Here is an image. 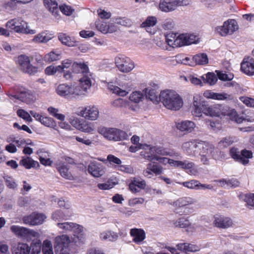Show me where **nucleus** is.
I'll return each mask as SVG.
<instances>
[{"mask_svg": "<svg viewBox=\"0 0 254 254\" xmlns=\"http://www.w3.org/2000/svg\"><path fill=\"white\" fill-rule=\"evenodd\" d=\"M159 101L170 110L179 111L184 105L182 97L175 90L170 89H166L160 92Z\"/></svg>", "mask_w": 254, "mask_h": 254, "instance_id": "nucleus-1", "label": "nucleus"}, {"mask_svg": "<svg viewBox=\"0 0 254 254\" xmlns=\"http://www.w3.org/2000/svg\"><path fill=\"white\" fill-rule=\"evenodd\" d=\"M98 131L105 138L110 141L123 140L127 139L128 137L126 131L116 128L101 127L98 128Z\"/></svg>", "mask_w": 254, "mask_h": 254, "instance_id": "nucleus-2", "label": "nucleus"}, {"mask_svg": "<svg viewBox=\"0 0 254 254\" xmlns=\"http://www.w3.org/2000/svg\"><path fill=\"white\" fill-rule=\"evenodd\" d=\"M56 92L61 96L68 98L81 95L82 92L79 87L75 84L68 85L63 83L57 86Z\"/></svg>", "mask_w": 254, "mask_h": 254, "instance_id": "nucleus-3", "label": "nucleus"}, {"mask_svg": "<svg viewBox=\"0 0 254 254\" xmlns=\"http://www.w3.org/2000/svg\"><path fill=\"white\" fill-rule=\"evenodd\" d=\"M226 112H193L192 115L194 120H196L204 119L206 123H210L212 128L215 127L216 124H219L220 119L219 117L222 115L226 116Z\"/></svg>", "mask_w": 254, "mask_h": 254, "instance_id": "nucleus-4", "label": "nucleus"}, {"mask_svg": "<svg viewBox=\"0 0 254 254\" xmlns=\"http://www.w3.org/2000/svg\"><path fill=\"white\" fill-rule=\"evenodd\" d=\"M229 154L235 161L238 162L244 165L249 163V159L253 158V152L251 150L244 149L241 152L236 147H232L230 149Z\"/></svg>", "mask_w": 254, "mask_h": 254, "instance_id": "nucleus-5", "label": "nucleus"}, {"mask_svg": "<svg viewBox=\"0 0 254 254\" xmlns=\"http://www.w3.org/2000/svg\"><path fill=\"white\" fill-rule=\"evenodd\" d=\"M31 58L26 55L18 56L17 61L20 69L24 73L34 75L38 72V67L31 64Z\"/></svg>", "mask_w": 254, "mask_h": 254, "instance_id": "nucleus-6", "label": "nucleus"}, {"mask_svg": "<svg viewBox=\"0 0 254 254\" xmlns=\"http://www.w3.org/2000/svg\"><path fill=\"white\" fill-rule=\"evenodd\" d=\"M189 4L187 0H160V9L164 12H170L177 9V7Z\"/></svg>", "mask_w": 254, "mask_h": 254, "instance_id": "nucleus-7", "label": "nucleus"}, {"mask_svg": "<svg viewBox=\"0 0 254 254\" xmlns=\"http://www.w3.org/2000/svg\"><path fill=\"white\" fill-rule=\"evenodd\" d=\"M17 237L23 241L29 242L35 239H39L40 234L34 230L17 226Z\"/></svg>", "mask_w": 254, "mask_h": 254, "instance_id": "nucleus-8", "label": "nucleus"}, {"mask_svg": "<svg viewBox=\"0 0 254 254\" xmlns=\"http://www.w3.org/2000/svg\"><path fill=\"white\" fill-rule=\"evenodd\" d=\"M238 29V25L236 21L231 19L224 22L223 26H218L216 28L217 32L222 36H226L232 34Z\"/></svg>", "mask_w": 254, "mask_h": 254, "instance_id": "nucleus-9", "label": "nucleus"}, {"mask_svg": "<svg viewBox=\"0 0 254 254\" xmlns=\"http://www.w3.org/2000/svg\"><path fill=\"white\" fill-rule=\"evenodd\" d=\"M226 114L230 119L234 121L238 124H240L243 121H247L250 122H254V112H247L245 114V112H227Z\"/></svg>", "mask_w": 254, "mask_h": 254, "instance_id": "nucleus-10", "label": "nucleus"}, {"mask_svg": "<svg viewBox=\"0 0 254 254\" xmlns=\"http://www.w3.org/2000/svg\"><path fill=\"white\" fill-rule=\"evenodd\" d=\"M46 217L43 213L37 212H32L31 214L23 217V222L29 226H36L42 224Z\"/></svg>", "mask_w": 254, "mask_h": 254, "instance_id": "nucleus-11", "label": "nucleus"}, {"mask_svg": "<svg viewBox=\"0 0 254 254\" xmlns=\"http://www.w3.org/2000/svg\"><path fill=\"white\" fill-rule=\"evenodd\" d=\"M17 99H19L27 104H30L36 101V96L33 92L28 90L22 86H19L17 88Z\"/></svg>", "mask_w": 254, "mask_h": 254, "instance_id": "nucleus-12", "label": "nucleus"}, {"mask_svg": "<svg viewBox=\"0 0 254 254\" xmlns=\"http://www.w3.org/2000/svg\"><path fill=\"white\" fill-rule=\"evenodd\" d=\"M115 64L119 70L122 72H129L134 67L133 63L129 59L126 57H116L115 58Z\"/></svg>", "mask_w": 254, "mask_h": 254, "instance_id": "nucleus-13", "label": "nucleus"}, {"mask_svg": "<svg viewBox=\"0 0 254 254\" xmlns=\"http://www.w3.org/2000/svg\"><path fill=\"white\" fill-rule=\"evenodd\" d=\"M120 87L109 83L108 88L113 93L120 96H126L132 89V85L128 83L119 84Z\"/></svg>", "mask_w": 254, "mask_h": 254, "instance_id": "nucleus-14", "label": "nucleus"}, {"mask_svg": "<svg viewBox=\"0 0 254 254\" xmlns=\"http://www.w3.org/2000/svg\"><path fill=\"white\" fill-rule=\"evenodd\" d=\"M198 38L193 34H182L177 36V47L196 43Z\"/></svg>", "mask_w": 254, "mask_h": 254, "instance_id": "nucleus-15", "label": "nucleus"}, {"mask_svg": "<svg viewBox=\"0 0 254 254\" xmlns=\"http://www.w3.org/2000/svg\"><path fill=\"white\" fill-rule=\"evenodd\" d=\"M213 224L214 227L220 229H227L233 225L232 220L227 217L222 215L214 216Z\"/></svg>", "mask_w": 254, "mask_h": 254, "instance_id": "nucleus-16", "label": "nucleus"}, {"mask_svg": "<svg viewBox=\"0 0 254 254\" xmlns=\"http://www.w3.org/2000/svg\"><path fill=\"white\" fill-rule=\"evenodd\" d=\"M199 140L192 139L184 142L182 145L184 151L189 155H195L198 152Z\"/></svg>", "mask_w": 254, "mask_h": 254, "instance_id": "nucleus-17", "label": "nucleus"}, {"mask_svg": "<svg viewBox=\"0 0 254 254\" xmlns=\"http://www.w3.org/2000/svg\"><path fill=\"white\" fill-rule=\"evenodd\" d=\"M241 69L247 75H254V59L249 57L245 58L241 63Z\"/></svg>", "mask_w": 254, "mask_h": 254, "instance_id": "nucleus-18", "label": "nucleus"}, {"mask_svg": "<svg viewBox=\"0 0 254 254\" xmlns=\"http://www.w3.org/2000/svg\"><path fill=\"white\" fill-rule=\"evenodd\" d=\"M154 146L147 144L140 145V148L142 149L140 152V155L144 159L152 162L155 160L156 155H155V152L152 149Z\"/></svg>", "mask_w": 254, "mask_h": 254, "instance_id": "nucleus-19", "label": "nucleus"}, {"mask_svg": "<svg viewBox=\"0 0 254 254\" xmlns=\"http://www.w3.org/2000/svg\"><path fill=\"white\" fill-rule=\"evenodd\" d=\"M105 168L99 163L91 162L88 166V171L90 174L95 178L102 176L105 173Z\"/></svg>", "mask_w": 254, "mask_h": 254, "instance_id": "nucleus-20", "label": "nucleus"}, {"mask_svg": "<svg viewBox=\"0 0 254 254\" xmlns=\"http://www.w3.org/2000/svg\"><path fill=\"white\" fill-rule=\"evenodd\" d=\"M70 242L69 237L66 235L56 237L54 240L55 250L68 248Z\"/></svg>", "mask_w": 254, "mask_h": 254, "instance_id": "nucleus-21", "label": "nucleus"}, {"mask_svg": "<svg viewBox=\"0 0 254 254\" xmlns=\"http://www.w3.org/2000/svg\"><path fill=\"white\" fill-rule=\"evenodd\" d=\"M71 124L78 130L85 132H90L93 130L85 120L78 119H73L70 122Z\"/></svg>", "mask_w": 254, "mask_h": 254, "instance_id": "nucleus-22", "label": "nucleus"}, {"mask_svg": "<svg viewBox=\"0 0 254 254\" xmlns=\"http://www.w3.org/2000/svg\"><path fill=\"white\" fill-rule=\"evenodd\" d=\"M203 96L208 99L218 100H231L232 99L231 95L226 93H214L211 90H206L204 91L203 93Z\"/></svg>", "mask_w": 254, "mask_h": 254, "instance_id": "nucleus-23", "label": "nucleus"}, {"mask_svg": "<svg viewBox=\"0 0 254 254\" xmlns=\"http://www.w3.org/2000/svg\"><path fill=\"white\" fill-rule=\"evenodd\" d=\"M130 235L133 238V241L136 244H140L146 238L145 231L139 228L131 229Z\"/></svg>", "mask_w": 254, "mask_h": 254, "instance_id": "nucleus-24", "label": "nucleus"}, {"mask_svg": "<svg viewBox=\"0 0 254 254\" xmlns=\"http://www.w3.org/2000/svg\"><path fill=\"white\" fill-rule=\"evenodd\" d=\"M17 33H21L25 34H34L36 33V30L30 29L28 23L21 18L18 17L17 22Z\"/></svg>", "mask_w": 254, "mask_h": 254, "instance_id": "nucleus-25", "label": "nucleus"}, {"mask_svg": "<svg viewBox=\"0 0 254 254\" xmlns=\"http://www.w3.org/2000/svg\"><path fill=\"white\" fill-rule=\"evenodd\" d=\"M155 152V155L158 156H169L170 157L178 156L179 153L174 152L171 149L164 148L162 146H154L152 149Z\"/></svg>", "mask_w": 254, "mask_h": 254, "instance_id": "nucleus-26", "label": "nucleus"}, {"mask_svg": "<svg viewBox=\"0 0 254 254\" xmlns=\"http://www.w3.org/2000/svg\"><path fill=\"white\" fill-rule=\"evenodd\" d=\"M214 147L213 145L209 143L206 141L199 140L198 145V152L197 154H211L214 150Z\"/></svg>", "mask_w": 254, "mask_h": 254, "instance_id": "nucleus-27", "label": "nucleus"}, {"mask_svg": "<svg viewBox=\"0 0 254 254\" xmlns=\"http://www.w3.org/2000/svg\"><path fill=\"white\" fill-rule=\"evenodd\" d=\"M91 76L90 74L87 73L79 79L80 85L77 86L79 87L82 92L81 95L84 94V92L90 88L91 86Z\"/></svg>", "mask_w": 254, "mask_h": 254, "instance_id": "nucleus-28", "label": "nucleus"}, {"mask_svg": "<svg viewBox=\"0 0 254 254\" xmlns=\"http://www.w3.org/2000/svg\"><path fill=\"white\" fill-rule=\"evenodd\" d=\"M113 106L117 108H121L123 109L136 110L137 105L133 106L128 101L122 99H118L113 102Z\"/></svg>", "mask_w": 254, "mask_h": 254, "instance_id": "nucleus-29", "label": "nucleus"}, {"mask_svg": "<svg viewBox=\"0 0 254 254\" xmlns=\"http://www.w3.org/2000/svg\"><path fill=\"white\" fill-rule=\"evenodd\" d=\"M57 169L63 178L70 180H73V177L69 172V168L67 164L59 163L57 165Z\"/></svg>", "mask_w": 254, "mask_h": 254, "instance_id": "nucleus-30", "label": "nucleus"}, {"mask_svg": "<svg viewBox=\"0 0 254 254\" xmlns=\"http://www.w3.org/2000/svg\"><path fill=\"white\" fill-rule=\"evenodd\" d=\"M176 126L181 131L191 132L195 127V124L192 121H185L177 123Z\"/></svg>", "mask_w": 254, "mask_h": 254, "instance_id": "nucleus-31", "label": "nucleus"}, {"mask_svg": "<svg viewBox=\"0 0 254 254\" xmlns=\"http://www.w3.org/2000/svg\"><path fill=\"white\" fill-rule=\"evenodd\" d=\"M19 165L23 166L27 169L31 168L38 169L40 167L38 161L33 160L31 158L27 157L23 158L19 162Z\"/></svg>", "mask_w": 254, "mask_h": 254, "instance_id": "nucleus-32", "label": "nucleus"}, {"mask_svg": "<svg viewBox=\"0 0 254 254\" xmlns=\"http://www.w3.org/2000/svg\"><path fill=\"white\" fill-rule=\"evenodd\" d=\"M44 4L45 7L52 13L55 17H58L59 15L58 4L56 0H43Z\"/></svg>", "mask_w": 254, "mask_h": 254, "instance_id": "nucleus-33", "label": "nucleus"}, {"mask_svg": "<svg viewBox=\"0 0 254 254\" xmlns=\"http://www.w3.org/2000/svg\"><path fill=\"white\" fill-rule=\"evenodd\" d=\"M146 187V182L144 180L140 181L134 179L129 185V189L133 193L139 192V189H144Z\"/></svg>", "mask_w": 254, "mask_h": 254, "instance_id": "nucleus-34", "label": "nucleus"}, {"mask_svg": "<svg viewBox=\"0 0 254 254\" xmlns=\"http://www.w3.org/2000/svg\"><path fill=\"white\" fill-rule=\"evenodd\" d=\"M52 37L51 34L42 32L35 35L32 39V41L36 44L46 43L51 40Z\"/></svg>", "mask_w": 254, "mask_h": 254, "instance_id": "nucleus-35", "label": "nucleus"}, {"mask_svg": "<svg viewBox=\"0 0 254 254\" xmlns=\"http://www.w3.org/2000/svg\"><path fill=\"white\" fill-rule=\"evenodd\" d=\"M58 39L63 44L68 47H74L76 46L75 40L67 35L66 34L60 33L58 35Z\"/></svg>", "mask_w": 254, "mask_h": 254, "instance_id": "nucleus-36", "label": "nucleus"}, {"mask_svg": "<svg viewBox=\"0 0 254 254\" xmlns=\"http://www.w3.org/2000/svg\"><path fill=\"white\" fill-rule=\"evenodd\" d=\"M72 72L76 73H82L87 74L89 69L88 66L84 63L74 62L72 64Z\"/></svg>", "mask_w": 254, "mask_h": 254, "instance_id": "nucleus-37", "label": "nucleus"}, {"mask_svg": "<svg viewBox=\"0 0 254 254\" xmlns=\"http://www.w3.org/2000/svg\"><path fill=\"white\" fill-rule=\"evenodd\" d=\"M144 95L143 92L141 91H133L129 95V100L133 102L134 105L131 104L133 106L135 105H137V108L136 110L138 109V105L137 103L140 102L142 101L144 99Z\"/></svg>", "mask_w": 254, "mask_h": 254, "instance_id": "nucleus-38", "label": "nucleus"}, {"mask_svg": "<svg viewBox=\"0 0 254 254\" xmlns=\"http://www.w3.org/2000/svg\"><path fill=\"white\" fill-rule=\"evenodd\" d=\"M62 52L58 51H52L44 56L46 62L51 63L60 60L62 58Z\"/></svg>", "mask_w": 254, "mask_h": 254, "instance_id": "nucleus-39", "label": "nucleus"}, {"mask_svg": "<svg viewBox=\"0 0 254 254\" xmlns=\"http://www.w3.org/2000/svg\"><path fill=\"white\" fill-rule=\"evenodd\" d=\"M30 254H39L41 251L42 243L38 239L33 240L31 244Z\"/></svg>", "mask_w": 254, "mask_h": 254, "instance_id": "nucleus-40", "label": "nucleus"}, {"mask_svg": "<svg viewBox=\"0 0 254 254\" xmlns=\"http://www.w3.org/2000/svg\"><path fill=\"white\" fill-rule=\"evenodd\" d=\"M201 97L196 95L193 97V106L196 111H204L206 110V107L201 102Z\"/></svg>", "mask_w": 254, "mask_h": 254, "instance_id": "nucleus-41", "label": "nucleus"}, {"mask_svg": "<svg viewBox=\"0 0 254 254\" xmlns=\"http://www.w3.org/2000/svg\"><path fill=\"white\" fill-rule=\"evenodd\" d=\"M148 169H150L153 173L156 176L160 175L163 173V167L157 163L151 162L148 164Z\"/></svg>", "mask_w": 254, "mask_h": 254, "instance_id": "nucleus-42", "label": "nucleus"}, {"mask_svg": "<svg viewBox=\"0 0 254 254\" xmlns=\"http://www.w3.org/2000/svg\"><path fill=\"white\" fill-rule=\"evenodd\" d=\"M193 202V199L190 197H183L178 199L174 202L175 206L181 207L188 204H192Z\"/></svg>", "mask_w": 254, "mask_h": 254, "instance_id": "nucleus-43", "label": "nucleus"}, {"mask_svg": "<svg viewBox=\"0 0 254 254\" xmlns=\"http://www.w3.org/2000/svg\"><path fill=\"white\" fill-rule=\"evenodd\" d=\"M177 34L173 33H170L165 36V42L170 47L173 48L177 47Z\"/></svg>", "mask_w": 254, "mask_h": 254, "instance_id": "nucleus-44", "label": "nucleus"}, {"mask_svg": "<svg viewBox=\"0 0 254 254\" xmlns=\"http://www.w3.org/2000/svg\"><path fill=\"white\" fill-rule=\"evenodd\" d=\"M201 77L205 83H207L210 85L215 84L218 80L217 75L213 72H208L205 76H202Z\"/></svg>", "mask_w": 254, "mask_h": 254, "instance_id": "nucleus-45", "label": "nucleus"}, {"mask_svg": "<svg viewBox=\"0 0 254 254\" xmlns=\"http://www.w3.org/2000/svg\"><path fill=\"white\" fill-rule=\"evenodd\" d=\"M146 98L152 101L153 103H158L159 98L156 94L155 91L154 89L145 88L144 90Z\"/></svg>", "mask_w": 254, "mask_h": 254, "instance_id": "nucleus-46", "label": "nucleus"}, {"mask_svg": "<svg viewBox=\"0 0 254 254\" xmlns=\"http://www.w3.org/2000/svg\"><path fill=\"white\" fill-rule=\"evenodd\" d=\"M193 59L195 63L198 64L203 65L208 63L207 56L204 53L197 54L193 57Z\"/></svg>", "mask_w": 254, "mask_h": 254, "instance_id": "nucleus-47", "label": "nucleus"}, {"mask_svg": "<svg viewBox=\"0 0 254 254\" xmlns=\"http://www.w3.org/2000/svg\"><path fill=\"white\" fill-rule=\"evenodd\" d=\"M71 231L73 233V236L78 240H80L83 235V227L78 224L75 223V226L72 228Z\"/></svg>", "mask_w": 254, "mask_h": 254, "instance_id": "nucleus-48", "label": "nucleus"}, {"mask_svg": "<svg viewBox=\"0 0 254 254\" xmlns=\"http://www.w3.org/2000/svg\"><path fill=\"white\" fill-rule=\"evenodd\" d=\"M219 182L222 183L221 186L222 187L226 185L229 187L236 188L240 185V182L237 179L235 178H232L228 180L223 179L222 180H220Z\"/></svg>", "mask_w": 254, "mask_h": 254, "instance_id": "nucleus-49", "label": "nucleus"}, {"mask_svg": "<svg viewBox=\"0 0 254 254\" xmlns=\"http://www.w3.org/2000/svg\"><path fill=\"white\" fill-rule=\"evenodd\" d=\"M180 167L183 169L189 170L190 173L192 174L197 172L196 169L195 167V165L192 162H190L187 161L184 162L181 161Z\"/></svg>", "mask_w": 254, "mask_h": 254, "instance_id": "nucleus-50", "label": "nucleus"}, {"mask_svg": "<svg viewBox=\"0 0 254 254\" xmlns=\"http://www.w3.org/2000/svg\"><path fill=\"white\" fill-rule=\"evenodd\" d=\"M176 227L187 228L190 225L189 219L185 217H181L174 223Z\"/></svg>", "mask_w": 254, "mask_h": 254, "instance_id": "nucleus-51", "label": "nucleus"}, {"mask_svg": "<svg viewBox=\"0 0 254 254\" xmlns=\"http://www.w3.org/2000/svg\"><path fill=\"white\" fill-rule=\"evenodd\" d=\"M78 115L84 117L86 119L94 121L99 117V112H78Z\"/></svg>", "mask_w": 254, "mask_h": 254, "instance_id": "nucleus-52", "label": "nucleus"}, {"mask_svg": "<svg viewBox=\"0 0 254 254\" xmlns=\"http://www.w3.org/2000/svg\"><path fill=\"white\" fill-rule=\"evenodd\" d=\"M30 248L27 244L19 243L17 247V254H30Z\"/></svg>", "mask_w": 254, "mask_h": 254, "instance_id": "nucleus-53", "label": "nucleus"}, {"mask_svg": "<svg viewBox=\"0 0 254 254\" xmlns=\"http://www.w3.org/2000/svg\"><path fill=\"white\" fill-rule=\"evenodd\" d=\"M42 253L43 254H54L52 245L50 241L46 240L43 242Z\"/></svg>", "mask_w": 254, "mask_h": 254, "instance_id": "nucleus-54", "label": "nucleus"}, {"mask_svg": "<svg viewBox=\"0 0 254 254\" xmlns=\"http://www.w3.org/2000/svg\"><path fill=\"white\" fill-rule=\"evenodd\" d=\"M200 182L197 180H192L190 181L185 182L182 183L183 186L190 189L200 190L198 188Z\"/></svg>", "mask_w": 254, "mask_h": 254, "instance_id": "nucleus-55", "label": "nucleus"}, {"mask_svg": "<svg viewBox=\"0 0 254 254\" xmlns=\"http://www.w3.org/2000/svg\"><path fill=\"white\" fill-rule=\"evenodd\" d=\"M116 23L124 26L130 27L132 25V21L127 18L119 17L116 19Z\"/></svg>", "mask_w": 254, "mask_h": 254, "instance_id": "nucleus-56", "label": "nucleus"}, {"mask_svg": "<svg viewBox=\"0 0 254 254\" xmlns=\"http://www.w3.org/2000/svg\"><path fill=\"white\" fill-rule=\"evenodd\" d=\"M216 72L217 73V78L221 80L229 81L231 80L234 77V75L232 74H227L219 70H216Z\"/></svg>", "mask_w": 254, "mask_h": 254, "instance_id": "nucleus-57", "label": "nucleus"}, {"mask_svg": "<svg viewBox=\"0 0 254 254\" xmlns=\"http://www.w3.org/2000/svg\"><path fill=\"white\" fill-rule=\"evenodd\" d=\"M115 185L116 184L114 182L108 180L106 183L98 184L97 186L100 190H107L113 188Z\"/></svg>", "mask_w": 254, "mask_h": 254, "instance_id": "nucleus-58", "label": "nucleus"}, {"mask_svg": "<svg viewBox=\"0 0 254 254\" xmlns=\"http://www.w3.org/2000/svg\"><path fill=\"white\" fill-rule=\"evenodd\" d=\"M156 23V18L154 17H149L143 22L141 26L142 27H150L153 26Z\"/></svg>", "mask_w": 254, "mask_h": 254, "instance_id": "nucleus-59", "label": "nucleus"}, {"mask_svg": "<svg viewBox=\"0 0 254 254\" xmlns=\"http://www.w3.org/2000/svg\"><path fill=\"white\" fill-rule=\"evenodd\" d=\"M57 225L59 228L65 231H71L72 228L75 226V223L72 222L58 223Z\"/></svg>", "mask_w": 254, "mask_h": 254, "instance_id": "nucleus-60", "label": "nucleus"}, {"mask_svg": "<svg viewBox=\"0 0 254 254\" xmlns=\"http://www.w3.org/2000/svg\"><path fill=\"white\" fill-rule=\"evenodd\" d=\"M52 218L53 220L60 221L65 219V216L64 212L61 210H58L53 213Z\"/></svg>", "mask_w": 254, "mask_h": 254, "instance_id": "nucleus-61", "label": "nucleus"}, {"mask_svg": "<svg viewBox=\"0 0 254 254\" xmlns=\"http://www.w3.org/2000/svg\"><path fill=\"white\" fill-rule=\"evenodd\" d=\"M60 9L63 14L67 16L71 15L74 11V9L72 8L71 6L66 4H63L60 6Z\"/></svg>", "mask_w": 254, "mask_h": 254, "instance_id": "nucleus-62", "label": "nucleus"}, {"mask_svg": "<svg viewBox=\"0 0 254 254\" xmlns=\"http://www.w3.org/2000/svg\"><path fill=\"white\" fill-rule=\"evenodd\" d=\"M240 100L248 107L254 108V99L248 97H241Z\"/></svg>", "mask_w": 254, "mask_h": 254, "instance_id": "nucleus-63", "label": "nucleus"}, {"mask_svg": "<svg viewBox=\"0 0 254 254\" xmlns=\"http://www.w3.org/2000/svg\"><path fill=\"white\" fill-rule=\"evenodd\" d=\"M244 200L248 205L254 207V193L246 194Z\"/></svg>", "mask_w": 254, "mask_h": 254, "instance_id": "nucleus-64", "label": "nucleus"}]
</instances>
